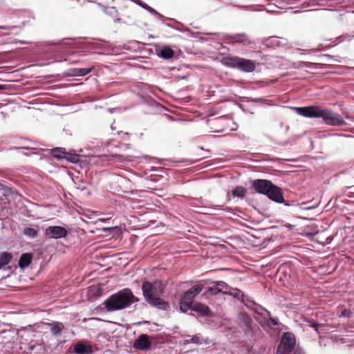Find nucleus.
<instances>
[{
	"instance_id": "f257e3e1",
	"label": "nucleus",
	"mask_w": 354,
	"mask_h": 354,
	"mask_svg": "<svg viewBox=\"0 0 354 354\" xmlns=\"http://www.w3.org/2000/svg\"><path fill=\"white\" fill-rule=\"evenodd\" d=\"M297 113L304 117L322 118L330 126H342L345 124L343 117L328 109H322L317 106L296 108Z\"/></svg>"
},
{
	"instance_id": "f03ea898",
	"label": "nucleus",
	"mask_w": 354,
	"mask_h": 354,
	"mask_svg": "<svg viewBox=\"0 0 354 354\" xmlns=\"http://www.w3.org/2000/svg\"><path fill=\"white\" fill-rule=\"evenodd\" d=\"M142 289L144 297L149 304L160 309L167 308V303L160 298L165 290L162 281L156 280L151 283L145 281L142 285Z\"/></svg>"
},
{
	"instance_id": "7ed1b4c3",
	"label": "nucleus",
	"mask_w": 354,
	"mask_h": 354,
	"mask_svg": "<svg viewBox=\"0 0 354 354\" xmlns=\"http://www.w3.org/2000/svg\"><path fill=\"white\" fill-rule=\"evenodd\" d=\"M138 300L129 288H124L110 296L104 305L107 311L111 312L127 308Z\"/></svg>"
},
{
	"instance_id": "20e7f679",
	"label": "nucleus",
	"mask_w": 354,
	"mask_h": 354,
	"mask_svg": "<svg viewBox=\"0 0 354 354\" xmlns=\"http://www.w3.org/2000/svg\"><path fill=\"white\" fill-rule=\"evenodd\" d=\"M252 186L254 190L262 194L268 196V197L279 203L284 201L281 189L273 185L270 180L257 179L252 182Z\"/></svg>"
},
{
	"instance_id": "39448f33",
	"label": "nucleus",
	"mask_w": 354,
	"mask_h": 354,
	"mask_svg": "<svg viewBox=\"0 0 354 354\" xmlns=\"http://www.w3.org/2000/svg\"><path fill=\"white\" fill-rule=\"evenodd\" d=\"M222 62L225 66L236 68L243 72L251 73L255 70V64L253 61L236 56L225 57Z\"/></svg>"
},
{
	"instance_id": "423d86ee",
	"label": "nucleus",
	"mask_w": 354,
	"mask_h": 354,
	"mask_svg": "<svg viewBox=\"0 0 354 354\" xmlns=\"http://www.w3.org/2000/svg\"><path fill=\"white\" fill-rule=\"evenodd\" d=\"M295 345V335L291 333H285L277 348V354H287L292 352Z\"/></svg>"
},
{
	"instance_id": "0eeeda50",
	"label": "nucleus",
	"mask_w": 354,
	"mask_h": 354,
	"mask_svg": "<svg viewBox=\"0 0 354 354\" xmlns=\"http://www.w3.org/2000/svg\"><path fill=\"white\" fill-rule=\"evenodd\" d=\"M44 234L49 239H60L66 237L67 230L62 226H49L44 230Z\"/></svg>"
},
{
	"instance_id": "6e6552de",
	"label": "nucleus",
	"mask_w": 354,
	"mask_h": 354,
	"mask_svg": "<svg viewBox=\"0 0 354 354\" xmlns=\"http://www.w3.org/2000/svg\"><path fill=\"white\" fill-rule=\"evenodd\" d=\"M231 288L223 281H216L212 287L208 288V292L210 294L216 295L218 292H222L224 295H232L229 290Z\"/></svg>"
},
{
	"instance_id": "1a4fd4ad",
	"label": "nucleus",
	"mask_w": 354,
	"mask_h": 354,
	"mask_svg": "<svg viewBox=\"0 0 354 354\" xmlns=\"http://www.w3.org/2000/svg\"><path fill=\"white\" fill-rule=\"evenodd\" d=\"M151 341L148 335L142 334L135 340L133 346L135 348L139 350H147L151 348Z\"/></svg>"
},
{
	"instance_id": "9d476101",
	"label": "nucleus",
	"mask_w": 354,
	"mask_h": 354,
	"mask_svg": "<svg viewBox=\"0 0 354 354\" xmlns=\"http://www.w3.org/2000/svg\"><path fill=\"white\" fill-rule=\"evenodd\" d=\"M74 351L77 354H91L95 350L88 342H77L74 345Z\"/></svg>"
},
{
	"instance_id": "9b49d317",
	"label": "nucleus",
	"mask_w": 354,
	"mask_h": 354,
	"mask_svg": "<svg viewBox=\"0 0 354 354\" xmlns=\"http://www.w3.org/2000/svg\"><path fill=\"white\" fill-rule=\"evenodd\" d=\"M203 288V283H198L186 291L183 296L193 301L194 298L201 292Z\"/></svg>"
},
{
	"instance_id": "f8f14e48",
	"label": "nucleus",
	"mask_w": 354,
	"mask_h": 354,
	"mask_svg": "<svg viewBox=\"0 0 354 354\" xmlns=\"http://www.w3.org/2000/svg\"><path fill=\"white\" fill-rule=\"evenodd\" d=\"M229 44L239 43L243 45H250L252 42L245 34H237L229 38Z\"/></svg>"
},
{
	"instance_id": "ddd939ff",
	"label": "nucleus",
	"mask_w": 354,
	"mask_h": 354,
	"mask_svg": "<svg viewBox=\"0 0 354 354\" xmlns=\"http://www.w3.org/2000/svg\"><path fill=\"white\" fill-rule=\"evenodd\" d=\"M192 310L198 313L201 315L211 316L212 315V310L207 305L199 302L193 303Z\"/></svg>"
},
{
	"instance_id": "4468645a",
	"label": "nucleus",
	"mask_w": 354,
	"mask_h": 354,
	"mask_svg": "<svg viewBox=\"0 0 354 354\" xmlns=\"http://www.w3.org/2000/svg\"><path fill=\"white\" fill-rule=\"evenodd\" d=\"M193 303V301L183 296L180 301V310L183 313H187L189 309L192 310Z\"/></svg>"
},
{
	"instance_id": "2eb2a0df",
	"label": "nucleus",
	"mask_w": 354,
	"mask_h": 354,
	"mask_svg": "<svg viewBox=\"0 0 354 354\" xmlns=\"http://www.w3.org/2000/svg\"><path fill=\"white\" fill-rule=\"evenodd\" d=\"M32 261V254L30 253L22 254L19 260V266L21 268L28 267Z\"/></svg>"
},
{
	"instance_id": "dca6fc26",
	"label": "nucleus",
	"mask_w": 354,
	"mask_h": 354,
	"mask_svg": "<svg viewBox=\"0 0 354 354\" xmlns=\"http://www.w3.org/2000/svg\"><path fill=\"white\" fill-rule=\"evenodd\" d=\"M174 51L169 46H164L158 53V55L163 59H168L174 57Z\"/></svg>"
},
{
	"instance_id": "f3484780",
	"label": "nucleus",
	"mask_w": 354,
	"mask_h": 354,
	"mask_svg": "<svg viewBox=\"0 0 354 354\" xmlns=\"http://www.w3.org/2000/svg\"><path fill=\"white\" fill-rule=\"evenodd\" d=\"M51 155L57 158L62 159L66 158V152L64 148L62 147H56L53 149L50 152Z\"/></svg>"
},
{
	"instance_id": "a211bd4d",
	"label": "nucleus",
	"mask_w": 354,
	"mask_h": 354,
	"mask_svg": "<svg viewBox=\"0 0 354 354\" xmlns=\"http://www.w3.org/2000/svg\"><path fill=\"white\" fill-rule=\"evenodd\" d=\"M12 259L11 254L8 252H2L0 254V269L3 266L8 265Z\"/></svg>"
},
{
	"instance_id": "6ab92c4d",
	"label": "nucleus",
	"mask_w": 354,
	"mask_h": 354,
	"mask_svg": "<svg viewBox=\"0 0 354 354\" xmlns=\"http://www.w3.org/2000/svg\"><path fill=\"white\" fill-rule=\"evenodd\" d=\"M93 68H74L73 70V75L75 76H84L90 73L93 71Z\"/></svg>"
},
{
	"instance_id": "aec40b11",
	"label": "nucleus",
	"mask_w": 354,
	"mask_h": 354,
	"mask_svg": "<svg viewBox=\"0 0 354 354\" xmlns=\"http://www.w3.org/2000/svg\"><path fill=\"white\" fill-rule=\"evenodd\" d=\"M50 331L53 335H58L60 333L61 330L64 328V326L60 322H55L50 324Z\"/></svg>"
},
{
	"instance_id": "412c9836",
	"label": "nucleus",
	"mask_w": 354,
	"mask_h": 354,
	"mask_svg": "<svg viewBox=\"0 0 354 354\" xmlns=\"http://www.w3.org/2000/svg\"><path fill=\"white\" fill-rule=\"evenodd\" d=\"M232 196L234 197H243L245 194V189L243 187H236L232 190Z\"/></svg>"
},
{
	"instance_id": "4be33fe9",
	"label": "nucleus",
	"mask_w": 354,
	"mask_h": 354,
	"mask_svg": "<svg viewBox=\"0 0 354 354\" xmlns=\"http://www.w3.org/2000/svg\"><path fill=\"white\" fill-rule=\"evenodd\" d=\"M24 235L30 238H35L37 236V231L32 227H26L24 230Z\"/></svg>"
},
{
	"instance_id": "5701e85b",
	"label": "nucleus",
	"mask_w": 354,
	"mask_h": 354,
	"mask_svg": "<svg viewBox=\"0 0 354 354\" xmlns=\"http://www.w3.org/2000/svg\"><path fill=\"white\" fill-rule=\"evenodd\" d=\"M137 1L138 2L140 6H141L142 8H145L146 10H147L151 13L155 14V15H158V12L156 10H155L153 8H152L151 7H150L149 6L146 4L145 3H143L140 0H137Z\"/></svg>"
},
{
	"instance_id": "b1692460",
	"label": "nucleus",
	"mask_w": 354,
	"mask_h": 354,
	"mask_svg": "<svg viewBox=\"0 0 354 354\" xmlns=\"http://www.w3.org/2000/svg\"><path fill=\"white\" fill-rule=\"evenodd\" d=\"M187 343L201 344L202 339L198 335H194L189 339H186Z\"/></svg>"
},
{
	"instance_id": "393cba45",
	"label": "nucleus",
	"mask_w": 354,
	"mask_h": 354,
	"mask_svg": "<svg viewBox=\"0 0 354 354\" xmlns=\"http://www.w3.org/2000/svg\"><path fill=\"white\" fill-rule=\"evenodd\" d=\"M231 294L232 295H230V296H232V297H234L235 298H237V299H241L243 296V294L241 291H239V290H237L235 292H231Z\"/></svg>"
},
{
	"instance_id": "a878e982",
	"label": "nucleus",
	"mask_w": 354,
	"mask_h": 354,
	"mask_svg": "<svg viewBox=\"0 0 354 354\" xmlns=\"http://www.w3.org/2000/svg\"><path fill=\"white\" fill-rule=\"evenodd\" d=\"M310 326L312 328H313L315 329V330L317 332V333H319V324H317V323L314 322L313 321L310 322Z\"/></svg>"
},
{
	"instance_id": "bb28decb",
	"label": "nucleus",
	"mask_w": 354,
	"mask_h": 354,
	"mask_svg": "<svg viewBox=\"0 0 354 354\" xmlns=\"http://www.w3.org/2000/svg\"><path fill=\"white\" fill-rule=\"evenodd\" d=\"M350 314V312L349 310H344L342 313H341V315L342 316H346V317H348Z\"/></svg>"
},
{
	"instance_id": "cd10ccee",
	"label": "nucleus",
	"mask_w": 354,
	"mask_h": 354,
	"mask_svg": "<svg viewBox=\"0 0 354 354\" xmlns=\"http://www.w3.org/2000/svg\"><path fill=\"white\" fill-rule=\"evenodd\" d=\"M0 29L8 30L9 29L7 26H0Z\"/></svg>"
},
{
	"instance_id": "c85d7f7f",
	"label": "nucleus",
	"mask_w": 354,
	"mask_h": 354,
	"mask_svg": "<svg viewBox=\"0 0 354 354\" xmlns=\"http://www.w3.org/2000/svg\"><path fill=\"white\" fill-rule=\"evenodd\" d=\"M1 88V86H0V89Z\"/></svg>"
}]
</instances>
